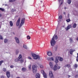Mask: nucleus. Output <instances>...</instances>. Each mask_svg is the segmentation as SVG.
Masks as SVG:
<instances>
[{"label":"nucleus","instance_id":"b1692460","mask_svg":"<svg viewBox=\"0 0 78 78\" xmlns=\"http://www.w3.org/2000/svg\"><path fill=\"white\" fill-rule=\"evenodd\" d=\"M10 25L11 27H12L13 23H12V21H10Z\"/></svg>","mask_w":78,"mask_h":78},{"label":"nucleus","instance_id":"2eb2a0df","mask_svg":"<svg viewBox=\"0 0 78 78\" xmlns=\"http://www.w3.org/2000/svg\"><path fill=\"white\" fill-rule=\"evenodd\" d=\"M68 67V68H70V65L69 64H68L67 65H65L64 67Z\"/></svg>","mask_w":78,"mask_h":78},{"label":"nucleus","instance_id":"1a4fd4ad","mask_svg":"<svg viewBox=\"0 0 78 78\" xmlns=\"http://www.w3.org/2000/svg\"><path fill=\"white\" fill-rule=\"evenodd\" d=\"M72 28V26L70 25H69L66 28V31H68L69 29H70Z\"/></svg>","mask_w":78,"mask_h":78},{"label":"nucleus","instance_id":"ea45409f","mask_svg":"<svg viewBox=\"0 0 78 78\" xmlns=\"http://www.w3.org/2000/svg\"><path fill=\"white\" fill-rule=\"evenodd\" d=\"M66 21L67 22H69L70 21V19H68L66 20Z\"/></svg>","mask_w":78,"mask_h":78},{"label":"nucleus","instance_id":"5fc2aeb1","mask_svg":"<svg viewBox=\"0 0 78 78\" xmlns=\"http://www.w3.org/2000/svg\"><path fill=\"white\" fill-rule=\"evenodd\" d=\"M68 77L69 78V77H70V75H68Z\"/></svg>","mask_w":78,"mask_h":78},{"label":"nucleus","instance_id":"6e6552de","mask_svg":"<svg viewBox=\"0 0 78 78\" xmlns=\"http://www.w3.org/2000/svg\"><path fill=\"white\" fill-rule=\"evenodd\" d=\"M20 18H19L16 23V26H17V27H18V26L19 25V24H20Z\"/></svg>","mask_w":78,"mask_h":78},{"label":"nucleus","instance_id":"9b49d317","mask_svg":"<svg viewBox=\"0 0 78 78\" xmlns=\"http://www.w3.org/2000/svg\"><path fill=\"white\" fill-rule=\"evenodd\" d=\"M36 78H40V74L38 73H37L35 75Z\"/></svg>","mask_w":78,"mask_h":78},{"label":"nucleus","instance_id":"9d476101","mask_svg":"<svg viewBox=\"0 0 78 78\" xmlns=\"http://www.w3.org/2000/svg\"><path fill=\"white\" fill-rule=\"evenodd\" d=\"M6 75L7 76V78H9L10 77V73L9 71H7L6 72Z\"/></svg>","mask_w":78,"mask_h":78},{"label":"nucleus","instance_id":"4468645a","mask_svg":"<svg viewBox=\"0 0 78 78\" xmlns=\"http://www.w3.org/2000/svg\"><path fill=\"white\" fill-rule=\"evenodd\" d=\"M73 51H75V50H73L72 49H70L69 51L70 54H71V55H72V54H73Z\"/></svg>","mask_w":78,"mask_h":78},{"label":"nucleus","instance_id":"c85d7f7f","mask_svg":"<svg viewBox=\"0 0 78 78\" xmlns=\"http://www.w3.org/2000/svg\"><path fill=\"white\" fill-rule=\"evenodd\" d=\"M41 73H42V74H43V75H44V74L45 73V72H44V70H41Z\"/></svg>","mask_w":78,"mask_h":78},{"label":"nucleus","instance_id":"c756f323","mask_svg":"<svg viewBox=\"0 0 78 78\" xmlns=\"http://www.w3.org/2000/svg\"><path fill=\"white\" fill-rule=\"evenodd\" d=\"M19 51L18 50H17L16 52V55H17L19 54Z\"/></svg>","mask_w":78,"mask_h":78},{"label":"nucleus","instance_id":"864d4df0","mask_svg":"<svg viewBox=\"0 0 78 78\" xmlns=\"http://www.w3.org/2000/svg\"><path fill=\"white\" fill-rule=\"evenodd\" d=\"M64 9H67V7H64Z\"/></svg>","mask_w":78,"mask_h":78},{"label":"nucleus","instance_id":"bb28decb","mask_svg":"<svg viewBox=\"0 0 78 78\" xmlns=\"http://www.w3.org/2000/svg\"><path fill=\"white\" fill-rule=\"evenodd\" d=\"M31 65H30L28 66V68L29 70H31Z\"/></svg>","mask_w":78,"mask_h":78},{"label":"nucleus","instance_id":"69168bd1","mask_svg":"<svg viewBox=\"0 0 78 78\" xmlns=\"http://www.w3.org/2000/svg\"><path fill=\"white\" fill-rule=\"evenodd\" d=\"M38 28H40V27H38Z\"/></svg>","mask_w":78,"mask_h":78},{"label":"nucleus","instance_id":"f8f14e48","mask_svg":"<svg viewBox=\"0 0 78 78\" xmlns=\"http://www.w3.org/2000/svg\"><path fill=\"white\" fill-rule=\"evenodd\" d=\"M57 66H58V64H56L54 66V68L53 69L54 70H57V69H58L57 68Z\"/></svg>","mask_w":78,"mask_h":78},{"label":"nucleus","instance_id":"f257e3e1","mask_svg":"<svg viewBox=\"0 0 78 78\" xmlns=\"http://www.w3.org/2000/svg\"><path fill=\"white\" fill-rule=\"evenodd\" d=\"M55 40H57L58 39V36L56 35H54L53 37L52 38V39L50 41V42L51 43V46L53 47L56 44V41Z\"/></svg>","mask_w":78,"mask_h":78},{"label":"nucleus","instance_id":"7ed1b4c3","mask_svg":"<svg viewBox=\"0 0 78 78\" xmlns=\"http://www.w3.org/2000/svg\"><path fill=\"white\" fill-rule=\"evenodd\" d=\"M32 71L34 73H36L37 72V66L34 65L32 66Z\"/></svg>","mask_w":78,"mask_h":78},{"label":"nucleus","instance_id":"37998d69","mask_svg":"<svg viewBox=\"0 0 78 78\" xmlns=\"http://www.w3.org/2000/svg\"><path fill=\"white\" fill-rule=\"evenodd\" d=\"M74 67H76H76H78V65H77V64H75L74 65Z\"/></svg>","mask_w":78,"mask_h":78},{"label":"nucleus","instance_id":"8fccbe9b","mask_svg":"<svg viewBox=\"0 0 78 78\" xmlns=\"http://www.w3.org/2000/svg\"><path fill=\"white\" fill-rule=\"evenodd\" d=\"M1 78H4V76H2L1 77Z\"/></svg>","mask_w":78,"mask_h":78},{"label":"nucleus","instance_id":"4d7b16f0","mask_svg":"<svg viewBox=\"0 0 78 78\" xmlns=\"http://www.w3.org/2000/svg\"><path fill=\"white\" fill-rule=\"evenodd\" d=\"M62 4H63V3L62 2V3H61V5H62Z\"/></svg>","mask_w":78,"mask_h":78},{"label":"nucleus","instance_id":"0eeeda50","mask_svg":"<svg viewBox=\"0 0 78 78\" xmlns=\"http://www.w3.org/2000/svg\"><path fill=\"white\" fill-rule=\"evenodd\" d=\"M15 39L17 43V44H19L20 43V41H19V39L18 38L16 37H15Z\"/></svg>","mask_w":78,"mask_h":78},{"label":"nucleus","instance_id":"680f3d73","mask_svg":"<svg viewBox=\"0 0 78 78\" xmlns=\"http://www.w3.org/2000/svg\"><path fill=\"white\" fill-rule=\"evenodd\" d=\"M25 62H27V61H26V60H25Z\"/></svg>","mask_w":78,"mask_h":78},{"label":"nucleus","instance_id":"ddd939ff","mask_svg":"<svg viewBox=\"0 0 78 78\" xmlns=\"http://www.w3.org/2000/svg\"><path fill=\"white\" fill-rule=\"evenodd\" d=\"M47 54L48 56H52V53L51 51H49L47 53Z\"/></svg>","mask_w":78,"mask_h":78},{"label":"nucleus","instance_id":"f3484780","mask_svg":"<svg viewBox=\"0 0 78 78\" xmlns=\"http://www.w3.org/2000/svg\"><path fill=\"white\" fill-rule=\"evenodd\" d=\"M22 71L23 72H25V71H27V68H22Z\"/></svg>","mask_w":78,"mask_h":78},{"label":"nucleus","instance_id":"412c9836","mask_svg":"<svg viewBox=\"0 0 78 78\" xmlns=\"http://www.w3.org/2000/svg\"><path fill=\"white\" fill-rule=\"evenodd\" d=\"M71 2H72V1H71V0H68L67 1V3L69 5H70V3H71Z\"/></svg>","mask_w":78,"mask_h":78},{"label":"nucleus","instance_id":"7c9ffc66","mask_svg":"<svg viewBox=\"0 0 78 78\" xmlns=\"http://www.w3.org/2000/svg\"><path fill=\"white\" fill-rule=\"evenodd\" d=\"M23 48H25L26 49H27V46L25 44H23Z\"/></svg>","mask_w":78,"mask_h":78},{"label":"nucleus","instance_id":"dca6fc26","mask_svg":"<svg viewBox=\"0 0 78 78\" xmlns=\"http://www.w3.org/2000/svg\"><path fill=\"white\" fill-rule=\"evenodd\" d=\"M49 65L51 68H52L53 67V64H52V62H50Z\"/></svg>","mask_w":78,"mask_h":78},{"label":"nucleus","instance_id":"cd10ccee","mask_svg":"<svg viewBox=\"0 0 78 78\" xmlns=\"http://www.w3.org/2000/svg\"><path fill=\"white\" fill-rule=\"evenodd\" d=\"M76 27V24L74 23L73 26V27L74 28H75Z\"/></svg>","mask_w":78,"mask_h":78},{"label":"nucleus","instance_id":"4be33fe9","mask_svg":"<svg viewBox=\"0 0 78 78\" xmlns=\"http://www.w3.org/2000/svg\"><path fill=\"white\" fill-rule=\"evenodd\" d=\"M20 61V59L19 58H16L15 59V62H18V61Z\"/></svg>","mask_w":78,"mask_h":78},{"label":"nucleus","instance_id":"603ef678","mask_svg":"<svg viewBox=\"0 0 78 78\" xmlns=\"http://www.w3.org/2000/svg\"><path fill=\"white\" fill-rule=\"evenodd\" d=\"M13 12H14V11H16V10L13 9V11H12Z\"/></svg>","mask_w":78,"mask_h":78},{"label":"nucleus","instance_id":"c9c22d12","mask_svg":"<svg viewBox=\"0 0 78 78\" xmlns=\"http://www.w3.org/2000/svg\"><path fill=\"white\" fill-rule=\"evenodd\" d=\"M0 40H3V37L1 35H0Z\"/></svg>","mask_w":78,"mask_h":78},{"label":"nucleus","instance_id":"5701e85b","mask_svg":"<svg viewBox=\"0 0 78 78\" xmlns=\"http://www.w3.org/2000/svg\"><path fill=\"white\" fill-rule=\"evenodd\" d=\"M22 56V54H20L18 57V59H21Z\"/></svg>","mask_w":78,"mask_h":78},{"label":"nucleus","instance_id":"09e8293b","mask_svg":"<svg viewBox=\"0 0 78 78\" xmlns=\"http://www.w3.org/2000/svg\"><path fill=\"white\" fill-rule=\"evenodd\" d=\"M41 30H45V29H44V28H43L42 27H41Z\"/></svg>","mask_w":78,"mask_h":78},{"label":"nucleus","instance_id":"39448f33","mask_svg":"<svg viewBox=\"0 0 78 78\" xmlns=\"http://www.w3.org/2000/svg\"><path fill=\"white\" fill-rule=\"evenodd\" d=\"M50 78H54V76H53V74L52 73V72L51 71L49 72V73Z\"/></svg>","mask_w":78,"mask_h":78},{"label":"nucleus","instance_id":"a878e982","mask_svg":"<svg viewBox=\"0 0 78 78\" xmlns=\"http://www.w3.org/2000/svg\"><path fill=\"white\" fill-rule=\"evenodd\" d=\"M58 59L60 61H63V58L61 57H59L58 58Z\"/></svg>","mask_w":78,"mask_h":78},{"label":"nucleus","instance_id":"e2e57ef3","mask_svg":"<svg viewBox=\"0 0 78 78\" xmlns=\"http://www.w3.org/2000/svg\"><path fill=\"white\" fill-rule=\"evenodd\" d=\"M41 3H42V1H41Z\"/></svg>","mask_w":78,"mask_h":78},{"label":"nucleus","instance_id":"72a5a7b5","mask_svg":"<svg viewBox=\"0 0 78 78\" xmlns=\"http://www.w3.org/2000/svg\"><path fill=\"white\" fill-rule=\"evenodd\" d=\"M21 63H22V62H23V59H20V61Z\"/></svg>","mask_w":78,"mask_h":78},{"label":"nucleus","instance_id":"423d86ee","mask_svg":"<svg viewBox=\"0 0 78 78\" xmlns=\"http://www.w3.org/2000/svg\"><path fill=\"white\" fill-rule=\"evenodd\" d=\"M47 60L49 61H54V58L52 57H51L50 58L48 57L47 58Z\"/></svg>","mask_w":78,"mask_h":78},{"label":"nucleus","instance_id":"13d9d810","mask_svg":"<svg viewBox=\"0 0 78 78\" xmlns=\"http://www.w3.org/2000/svg\"><path fill=\"white\" fill-rule=\"evenodd\" d=\"M76 40L78 41V37L76 38Z\"/></svg>","mask_w":78,"mask_h":78},{"label":"nucleus","instance_id":"aec40b11","mask_svg":"<svg viewBox=\"0 0 78 78\" xmlns=\"http://www.w3.org/2000/svg\"><path fill=\"white\" fill-rule=\"evenodd\" d=\"M43 76L44 78H47V74L45 73L44 74H43Z\"/></svg>","mask_w":78,"mask_h":78},{"label":"nucleus","instance_id":"3c124183","mask_svg":"<svg viewBox=\"0 0 78 78\" xmlns=\"http://www.w3.org/2000/svg\"><path fill=\"white\" fill-rule=\"evenodd\" d=\"M66 13L65 12H63V14L66 15Z\"/></svg>","mask_w":78,"mask_h":78},{"label":"nucleus","instance_id":"e433bc0d","mask_svg":"<svg viewBox=\"0 0 78 78\" xmlns=\"http://www.w3.org/2000/svg\"><path fill=\"white\" fill-rule=\"evenodd\" d=\"M16 0H9V2H14Z\"/></svg>","mask_w":78,"mask_h":78},{"label":"nucleus","instance_id":"774afa93","mask_svg":"<svg viewBox=\"0 0 78 78\" xmlns=\"http://www.w3.org/2000/svg\"><path fill=\"white\" fill-rule=\"evenodd\" d=\"M65 29H66V28H65Z\"/></svg>","mask_w":78,"mask_h":78},{"label":"nucleus","instance_id":"a19ab883","mask_svg":"<svg viewBox=\"0 0 78 78\" xmlns=\"http://www.w3.org/2000/svg\"><path fill=\"white\" fill-rule=\"evenodd\" d=\"M28 58L29 59H30V60H32V58L30 57H28Z\"/></svg>","mask_w":78,"mask_h":78},{"label":"nucleus","instance_id":"2f4dec72","mask_svg":"<svg viewBox=\"0 0 78 78\" xmlns=\"http://www.w3.org/2000/svg\"><path fill=\"white\" fill-rule=\"evenodd\" d=\"M30 38H31V37H30V36L28 35L27 36V39L28 40L30 39Z\"/></svg>","mask_w":78,"mask_h":78},{"label":"nucleus","instance_id":"052dcab7","mask_svg":"<svg viewBox=\"0 0 78 78\" xmlns=\"http://www.w3.org/2000/svg\"><path fill=\"white\" fill-rule=\"evenodd\" d=\"M5 6H7V4H5Z\"/></svg>","mask_w":78,"mask_h":78},{"label":"nucleus","instance_id":"4c0bfd02","mask_svg":"<svg viewBox=\"0 0 78 78\" xmlns=\"http://www.w3.org/2000/svg\"><path fill=\"white\" fill-rule=\"evenodd\" d=\"M3 71H4V72H6V68H4L3 69Z\"/></svg>","mask_w":78,"mask_h":78},{"label":"nucleus","instance_id":"f704fd0d","mask_svg":"<svg viewBox=\"0 0 78 78\" xmlns=\"http://www.w3.org/2000/svg\"><path fill=\"white\" fill-rule=\"evenodd\" d=\"M3 60H2L1 61H0V66H1L2 65V64L3 62Z\"/></svg>","mask_w":78,"mask_h":78},{"label":"nucleus","instance_id":"6ab92c4d","mask_svg":"<svg viewBox=\"0 0 78 78\" xmlns=\"http://www.w3.org/2000/svg\"><path fill=\"white\" fill-rule=\"evenodd\" d=\"M69 41L70 42V43H73V38L71 37L69 38Z\"/></svg>","mask_w":78,"mask_h":78},{"label":"nucleus","instance_id":"bf43d9fd","mask_svg":"<svg viewBox=\"0 0 78 78\" xmlns=\"http://www.w3.org/2000/svg\"><path fill=\"white\" fill-rule=\"evenodd\" d=\"M68 16H69V14H68Z\"/></svg>","mask_w":78,"mask_h":78},{"label":"nucleus","instance_id":"c03bdc74","mask_svg":"<svg viewBox=\"0 0 78 78\" xmlns=\"http://www.w3.org/2000/svg\"><path fill=\"white\" fill-rule=\"evenodd\" d=\"M10 68H13V67H14V66L11 65V66H10Z\"/></svg>","mask_w":78,"mask_h":78},{"label":"nucleus","instance_id":"49530a36","mask_svg":"<svg viewBox=\"0 0 78 78\" xmlns=\"http://www.w3.org/2000/svg\"><path fill=\"white\" fill-rule=\"evenodd\" d=\"M57 48H58V47H55V51H56V50H57Z\"/></svg>","mask_w":78,"mask_h":78},{"label":"nucleus","instance_id":"473e14b6","mask_svg":"<svg viewBox=\"0 0 78 78\" xmlns=\"http://www.w3.org/2000/svg\"><path fill=\"white\" fill-rule=\"evenodd\" d=\"M0 10H1V11H5V9H3L1 8H0Z\"/></svg>","mask_w":78,"mask_h":78},{"label":"nucleus","instance_id":"58836bf2","mask_svg":"<svg viewBox=\"0 0 78 78\" xmlns=\"http://www.w3.org/2000/svg\"><path fill=\"white\" fill-rule=\"evenodd\" d=\"M58 18L60 19H62V16L61 15L60 16H59Z\"/></svg>","mask_w":78,"mask_h":78},{"label":"nucleus","instance_id":"338daca9","mask_svg":"<svg viewBox=\"0 0 78 78\" xmlns=\"http://www.w3.org/2000/svg\"><path fill=\"white\" fill-rule=\"evenodd\" d=\"M59 2H60V1H59Z\"/></svg>","mask_w":78,"mask_h":78},{"label":"nucleus","instance_id":"f03ea898","mask_svg":"<svg viewBox=\"0 0 78 78\" xmlns=\"http://www.w3.org/2000/svg\"><path fill=\"white\" fill-rule=\"evenodd\" d=\"M32 56L33 57L34 59H40V56L34 54H32Z\"/></svg>","mask_w":78,"mask_h":78},{"label":"nucleus","instance_id":"20e7f679","mask_svg":"<svg viewBox=\"0 0 78 78\" xmlns=\"http://www.w3.org/2000/svg\"><path fill=\"white\" fill-rule=\"evenodd\" d=\"M25 18H23L21 20V23H20V25L19 27V28H20L22 25H23V24L25 23Z\"/></svg>","mask_w":78,"mask_h":78},{"label":"nucleus","instance_id":"de8ad7c7","mask_svg":"<svg viewBox=\"0 0 78 78\" xmlns=\"http://www.w3.org/2000/svg\"><path fill=\"white\" fill-rule=\"evenodd\" d=\"M76 78H78V74H76L75 76Z\"/></svg>","mask_w":78,"mask_h":78},{"label":"nucleus","instance_id":"6e6d98bb","mask_svg":"<svg viewBox=\"0 0 78 78\" xmlns=\"http://www.w3.org/2000/svg\"><path fill=\"white\" fill-rule=\"evenodd\" d=\"M2 17V14H0V17Z\"/></svg>","mask_w":78,"mask_h":78},{"label":"nucleus","instance_id":"79ce46f5","mask_svg":"<svg viewBox=\"0 0 78 78\" xmlns=\"http://www.w3.org/2000/svg\"><path fill=\"white\" fill-rule=\"evenodd\" d=\"M40 68L42 69V68H44V66H42V65H41L40 66Z\"/></svg>","mask_w":78,"mask_h":78},{"label":"nucleus","instance_id":"393cba45","mask_svg":"<svg viewBox=\"0 0 78 78\" xmlns=\"http://www.w3.org/2000/svg\"><path fill=\"white\" fill-rule=\"evenodd\" d=\"M8 41V39L5 38L4 39V43H7Z\"/></svg>","mask_w":78,"mask_h":78},{"label":"nucleus","instance_id":"a211bd4d","mask_svg":"<svg viewBox=\"0 0 78 78\" xmlns=\"http://www.w3.org/2000/svg\"><path fill=\"white\" fill-rule=\"evenodd\" d=\"M58 59H59V58L58 57H56L55 58V62L56 63H58Z\"/></svg>","mask_w":78,"mask_h":78},{"label":"nucleus","instance_id":"0e129e2a","mask_svg":"<svg viewBox=\"0 0 78 78\" xmlns=\"http://www.w3.org/2000/svg\"><path fill=\"white\" fill-rule=\"evenodd\" d=\"M0 28H1V26H0Z\"/></svg>","mask_w":78,"mask_h":78},{"label":"nucleus","instance_id":"a18cd8bd","mask_svg":"<svg viewBox=\"0 0 78 78\" xmlns=\"http://www.w3.org/2000/svg\"><path fill=\"white\" fill-rule=\"evenodd\" d=\"M57 69H60V68L61 67L60 66H57Z\"/></svg>","mask_w":78,"mask_h":78}]
</instances>
